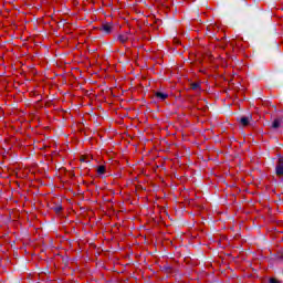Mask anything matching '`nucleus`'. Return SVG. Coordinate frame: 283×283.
<instances>
[{"mask_svg": "<svg viewBox=\"0 0 283 283\" xmlns=\"http://www.w3.org/2000/svg\"><path fill=\"white\" fill-rule=\"evenodd\" d=\"M276 176H283V157L279 159V164L276 165Z\"/></svg>", "mask_w": 283, "mask_h": 283, "instance_id": "obj_1", "label": "nucleus"}, {"mask_svg": "<svg viewBox=\"0 0 283 283\" xmlns=\"http://www.w3.org/2000/svg\"><path fill=\"white\" fill-rule=\"evenodd\" d=\"M106 171H107V167H105V165H99L96 167L97 176H103L106 174Z\"/></svg>", "mask_w": 283, "mask_h": 283, "instance_id": "obj_2", "label": "nucleus"}, {"mask_svg": "<svg viewBox=\"0 0 283 283\" xmlns=\"http://www.w3.org/2000/svg\"><path fill=\"white\" fill-rule=\"evenodd\" d=\"M155 96L159 101H167V98H169V95L167 93H163V92H156Z\"/></svg>", "mask_w": 283, "mask_h": 283, "instance_id": "obj_3", "label": "nucleus"}, {"mask_svg": "<svg viewBox=\"0 0 283 283\" xmlns=\"http://www.w3.org/2000/svg\"><path fill=\"white\" fill-rule=\"evenodd\" d=\"M102 31L105 32L106 34H109L112 32V24H109V23L103 24Z\"/></svg>", "mask_w": 283, "mask_h": 283, "instance_id": "obj_4", "label": "nucleus"}, {"mask_svg": "<svg viewBox=\"0 0 283 283\" xmlns=\"http://www.w3.org/2000/svg\"><path fill=\"white\" fill-rule=\"evenodd\" d=\"M118 40L120 43H127V41H129V36H127V34H122L118 36Z\"/></svg>", "mask_w": 283, "mask_h": 283, "instance_id": "obj_5", "label": "nucleus"}, {"mask_svg": "<svg viewBox=\"0 0 283 283\" xmlns=\"http://www.w3.org/2000/svg\"><path fill=\"white\" fill-rule=\"evenodd\" d=\"M240 124L242 127H247L249 125V117H241Z\"/></svg>", "mask_w": 283, "mask_h": 283, "instance_id": "obj_6", "label": "nucleus"}, {"mask_svg": "<svg viewBox=\"0 0 283 283\" xmlns=\"http://www.w3.org/2000/svg\"><path fill=\"white\" fill-rule=\"evenodd\" d=\"M280 125H282V120L280 119H274L273 124H272V127L274 129H277L280 127Z\"/></svg>", "mask_w": 283, "mask_h": 283, "instance_id": "obj_7", "label": "nucleus"}, {"mask_svg": "<svg viewBox=\"0 0 283 283\" xmlns=\"http://www.w3.org/2000/svg\"><path fill=\"white\" fill-rule=\"evenodd\" d=\"M81 163H90V156L82 155L80 157Z\"/></svg>", "mask_w": 283, "mask_h": 283, "instance_id": "obj_8", "label": "nucleus"}, {"mask_svg": "<svg viewBox=\"0 0 283 283\" xmlns=\"http://www.w3.org/2000/svg\"><path fill=\"white\" fill-rule=\"evenodd\" d=\"M22 171H23V170H19V171L17 172L18 178H27V177H28V172H25V174L22 175Z\"/></svg>", "mask_w": 283, "mask_h": 283, "instance_id": "obj_9", "label": "nucleus"}, {"mask_svg": "<svg viewBox=\"0 0 283 283\" xmlns=\"http://www.w3.org/2000/svg\"><path fill=\"white\" fill-rule=\"evenodd\" d=\"M191 90H200V83H192Z\"/></svg>", "mask_w": 283, "mask_h": 283, "instance_id": "obj_10", "label": "nucleus"}, {"mask_svg": "<svg viewBox=\"0 0 283 283\" xmlns=\"http://www.w3.org/2000/svg\"><path fill=\"white\" fill-rule=\"evenodd\" d=\"M270 283H280L276 279H270Z\"/></svg>", "mask_w": 283, "mask_h": 283, "instance_id": "obj_11", "label": "nucleus"}]
</instances>
